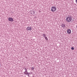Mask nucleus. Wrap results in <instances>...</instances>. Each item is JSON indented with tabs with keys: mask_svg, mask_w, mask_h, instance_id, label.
I'll return each mask as SVG.
<instances>
[{
	"mask_svg": "<svg viewBox=\"0 0 77 77\" xmlns=\"http://www.w3.org/2000/svg\"><path fill=\"white\" fill-rule=\"evenodd\" d=\"M72 19L71 17H68L66 18V22H71V21H72Z\"/></svg>",
	"mask_w": 77,
	"mask_h": 77,
	"instance_id": "f257e3e1",
	"label": "nucleus"
},
{
	"mask_svg": "<svg viewBox=\"0 0 77 77\" xmlns=\"http://www.w3.org/2000/svg\"><path fill=\"white\" fill-rule=\"evenodd\" d=\"M52 12H55L56 11V7H52L51 8Z\"/></svg>",
	"mask_w": 77,
	"mask_h": 77,
	"instance_id": "f03ea898",
	"label": "nucleus"
},
{
	"mask_svg": "<svg viewBox=\"0 0 77 77\" xmlns=\"http://www.w3.org/2000/svg\"><path fill=\"white\" fill-rule=\"evenodd\" d=\"M67 32L68 34H69V35H70V34L71 33V30L69 29L67 30Z\"/></svg>",
	"mask_w": 77,
	"mask_h": 77,
	"instance_id": "7ed1b4c3",
	"label": "nucleus"
},
{
	"mask_svg": "<svg viewBox=\"0 0 77 77\" xmlns=\"http://www.w3.org/2000/svg\"><path fill=\"white\" fill-rule=\"evenodd\" d=\"M26 30L27 31L29 30V31H31V30H32V27L28 26L26 28Z\"/></svg>",
	"mask_w": 77,
	"mask_h": 77,
	"instance_id": "20e7f679",
	"label": "nucleus"
},
{
	"mask_svg": "<svg viewBox=\"0 0 77 77\" xmlns=\"http://www.w3.org/2000/svg\"><path fill=\"white\" fill-rule=\"evenodd\" d=\"M8 21H11V22H12V21H14V19H13V18H12L11 17H9L8 19Z\"/></svg>",
	"mask_w": 77,
	"mask_h": 77,
	"instance_id": "39448f33",
	"label": "nucleus"
},
{
	"mask_svg": "<svg viewBox=\"0 0 77 77\" xmlns=\"http://www.w3.org/2000/svg\"><path fill=\"white\" fill-rule=\"evenodd\" d=\"M24 73L26 75H27L28 74V72H27V69H26L25 72H24Z\"/></svg>",
	"mask_w": 77,
	"mask_h": 77,
	"instance_id": "423d86ee",
	"label": "nucleus"
},
{
	"mask_svg": "<svg viewBox=\"0 0 77 77\" xmlns=\"http://www.w3.org/2000/svg\"><path fill=\"white\" fill-rule=\"evenodd\" d=\"M31 70H32V71H33L34 70V69H35V68L34 67H32L31 68Z\"/></svg>",
	"mask_w": 77,
	"mask_h": 77,
	"instance_id": "0eeeda50",
	"label": "nucleus"
},
{
	"mask_svg": "<svg viewBox=\"0 0 77 77\" xmlns=\"http://www.w3.org/2000/svg\"><path fill=\"white\" fill-rule=\"evenodd\" d=\"M45 39H46V40H47V41H48V38H47V36H45Z\"/></svg>",
	"mask_w": 77,
	"mask_h": 77,
	"instance_id": "6e6552de",
	"label": "nucleus"
},
{
	"mask_svg": "<svg viewBox=\"0 0 77 77\" xmlns=\"http://www.w3.org/2000/svg\"><path fill=\"white\" fill-rule=\"evenodd\" d=\"M42 35L43 36V37H45V36H46V35H45V34H43Z\"/></svg>",
	"mask_w": 77,
	"mask_h": 77,
	"instance_id": "1a4fd4ad",
	"label": "nucleus"
},
{
	"mask_svg": "<svg viewBox=\"0 0 77 77\" xmlns=\"http://www.w3.org/2000/svg\"><path fill=\"white\" fill-rule=\"evenodd\" d=\"M71 49H72V50H74V48L73 47H72V48H71Z\"/></svg>",
	"mask_w": 77,
	"mask_h": 77,
	"instance_id": "9d476101",
	"label": "nucleus"
},
{
	"mask_svg": "<svg viewBox=\"0 0 77 77\" xmlns=\"http://www.w3.org/2000/svg\"><path fill=\"white\" fill-rule=\"evenodd\" d=\"M75 2H76V3H77V0H76Z\"/></svg>",
	"mask_w": 77,
	"mask_h": 77,
	"instance_id": "9b49d317",
	"label": "nucleus"
},
{
	"mask_svg": "<svg viewBox=\"0 0 77 77\" xmlns=\"http://www.w3.org/2000/svg\"><path fill=\"white\" fill-rule=\"evenodd\" d=\"M63 27H64L65 26V25L63 24Z\"/></svg>",
	"mask_w": 77,
	"mask_h": 77,
	"instance_id": "f8f14e48",
	"label": "nucleus"
},
{
	"mask_svg": "<svg viewBox=\"0 0 77 77\" xmlns=\"http://www.w3.org/2000/svg\"><path fill=\"white\" fill-rule=\"evenodd\" d=\"M25 69L26 70V69H26V68H25V69Z\"/></svg>",
	"mask_w": 77,
	"mask_h": 77,
	"instance_id": "ddd939ff",
	"label": "nucleus"
},
{
	"mask_svg": "<svg viewBox=\"0 0 77 77\" xmlns=\"http://www.w3.org/2000/svg\"><path fill=\"white\" fill-rule=\"evenodd\" d=\"M28 75L29 77V75Z\"/></svg>",
	"mask_w": 77,
	"mask_h": 77,
	"instance_id": "4468645a",
	"label": "nucleus"
}]
</instances>
